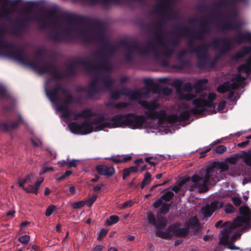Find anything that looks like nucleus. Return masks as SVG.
Returning a JSON list of instances; mask_svg holds the SVG:
<instances>
[{
    "mask_svg": "<svg viewBox=\"0 0 251 251\" xmlns=\"http://www.w3.org/2000/svg\"><path fill=\"white\" fill-rule=\"evenodd\" d=\"M96 170L99 175L104 176L107 177H110L115 174V169L112 166L98 165L96 166Z\"/></svg>",
    "mask_w": 251,
    "mask_h": 251,
    "instance_id": "nucleus-20",
    "label": "nucleus"
},
{
    "mask_svg": "<svg viewBox=\"0 0 251 251\" xmlns=\"http://www.w3.org/2000/svg\"><path fill=\"white\" fill-rule=\"evenodd\" d=\"M209 47V44L205 43L191 50V52H194L199 59L198 66L200 68H203L205 66L206 61L208 57Z\"/></svg>",
    "mask_w": 251,
    "mask_h": 251,
    "instance_id": "nucleus-10",
    "label": "nucleus"
},
{
    "mask_svg": "<svg viewBox=\"0 0 251 251\" xmlns=\"http://www.w3.org/2000/svg\"><path fill=\"white\" fill-rule=\"evenodd\" d=\"M200 25L202 29L194 34L192 33L191 37L197 39L203 40L205 37V33H209L210 31V24L207 18L204 17L201 20Z\"/></svg>",
    "mask_w": 251,
    "mask_h": 251,
    "instance_id": "nucleus-16",
    "label": "nucleus"
},
{
    "mask_svg": "<svg viewBox=\"0 0 251 251\" xmlns=\"http://www.w3.org/2000/svg\"><path fill=\"white\" fill-rule=\"evenodd\" d=\"M234 41L239 44L244 42L251 43V33L247 32L245 33H239L235 37Z\"/></svg>",
    "mask_w": 251,
    "mask_h": 251,
    "instance_id": "nucleus-24",
    "label": "nucleus"
},
{
    "mask_svg": "<svg viewBox=\"0 0 251 251\" xmlns=\"http://www.w3.org/2000/svg\"><path fill=\"white\" fill-rule=\"evenodd\" d=\"M232 201L234 204L236 206H239L241 204L242 201L241 198L237 197H232Z\"/></svg>",
    "mask_w": 251,
    "mask_h": 251,
    "instance_id": "nucleus-58",
    "label": "nucleus"
},
{
    "mask_svg": "<svg viewBox=\"0 0 251 251\" xmlns=\"http://www.w3.org/2000/svg\"><path fill=\"white\" fill-rule=\"evenodd\" d=\"M121 95V92L119 90L112 91L110 94V98L112 100H117L120 99Z\"/></svg>",
    "mask_w": 251,
    "mask_h": 251,
    "instance_id": "nucleus-49",
    "label": "nucleus"
},
{
    "mask_svg": "<svg viewBox=\"0 0 251 251\" xmlns=\"http://www.w3.org/2000/svg\"><path fill=\"white\" fill-rule=\"evenodd\" d=\"M25 184V182H24V181L21 179H19L18 180V184L19 186L22 188L23 190H24L27 193H31L30 192V185H29V186L27 188L24 187V185Z\"/></svg>",
    "mask_w": 251,
    "mask_h": 251,
    "instance_id": "nucleus-50",
    "label": "nucleus"
},
{
    "mask_svg": "<svg viewBox=\"0 0 251 251\" xmlns=\"http://www.w3.org/2000/svg\"><path fill=\"white\" fill-rule=\"evenodd\" d=\"M138 103L144 109L148 110V111L145 112V115L148 118L152 120L158 119L160 122H164L166 121L167 114L165 110L155 111L159 106V104L156 100H154L151 101L139 100Z\"/></svg>",
    "mask_w": 251,
    "mask_h": 251,
    "instance_id": "nucleus-8",
    "label": "nucleus"
},
{
    "mask_svg": "<svg viewBox=\"0 0 251 251\" xmlns=\"http://www.w3.org/2000/svg\"><path fill=\"white\" fill-rule=\"evenodd\" d=\"M104 120V116L103 115H97L96 118L93 119L90 123L88 120H86L81 124L77 122H72L68 124V127L70 131L75 134H87L94 131L100 130L98 129L100 124Z\"/></svg>",
    "mask_w": 251,
    "mask_h": 251,
    "instance_id": "nucleus-6",
    "label": "nucleus"
},
{
    "mask_svg": "<svg viewBox=\"0 0 251 251\" xmlns=\"http://www.w3.org/2000/svg\"><path fill=\"white\" fill-rule=\"evenodd\" d=\"M0 96L2 98L8 99L10 97L6 89L3 87H0Z\"/></svg>",
    "mask_w": 251,
    "mask_h": 251,
    "instance_id": "nucleus-54",
    "label": "nucleus"
},
{
    "mask_svg": "<svg viewBox=\"0 0 251 251\" xmlns=\"http://www.w3.org/2000/svg\"><path fill=\"white\" fill-rule=\"evenodd\" d=\"M173 226L174 237H185L188 233V228L186 227L178 228L176 224H172Z\"/></svg>",
    "mask_w": 251,
    "mask_h": 251,
    "instance_id": "nucleus-26",
    "label": "nucleus"
},
{
    "mask_svg": "<svg viewBox=\"0 0 251 251\" xmlns=\"http://www.w3.org/2000/svg\"><path fill=\"white\" fill-rule=\"evenodd\" d=\"M208 80L207 79H201L198 80L194 85V88L196 89H198L201 88L203 84H206Z\"/></svg>",
    "mask_w": 251,
    "mask_h": 251,
    "instance_id": "nucleus-46",
    "label": "nucleus"
},
{
    "mask_svg": "<svg viewBox=\"0 0 251 251\" xmlns=\"http://www.w3.org/2000/svg\"><path fill=\"white\" fill-rule=\"evenodd\" d=\"M211 167H212V166H211ZM213 168H215V169H216V170H217V176L221 180L220 177L218 176V175L222 172H225L228 170L229 168V166L227 162H222L219 163L218 168L215 167H213Z\"/></svg>",
    "mask_w": 251,
    "mask_h": 251,
    "instance_id": "nucleus-29",
    "label": "nucleus"
},
{
    "mask_svg": "<svg viewBox=\"0 0 251 251\" xmlns=\"http://www.w3.org/2000/svg\"><path fill=\"white\" fill-rule=\"evenodd\" d=\"M119 217L116 215H111L105 221V224L107 226H111L118 222Z\"/></svg>",
    "mask_w": 251,
    "mask_h": 251,
    "instance_id": "nucleus-34",
    "label": "nucleus"
},
{
    "mask_svg": "<svg viewBox=\"0 0 251 251\" xmlns=\"http://www.w3.org/2000/svg\"><path fill=\"white\" fill-rule=\"evenodd\" d=\"M140 98L142 97H147L150 92L149 88L144 87L139 90Z\"/></svg>",
    "mask_w": 251,
    "mask_h": 251,
    "instance_id": "nucleus-44",
    "label": "nucleus"
},
{
    "mask_svg": "<svg viewBox=\"0 0 251 251\" xmlns=\"http://www.w3.org/2000/svg\"><path fill=\"white\" fill-rule=\"evenodd\" d=\"M30 240V237L28 235H24L18 238V241L23 244H26Z\"/></svg>",
    "mask_w": 251,
    "mask_h": 251,
    "instance_id": "nucleus-47",
    "label": "nucleus"
},
{
    "mask_svg": "<svg viewBox=\"0 0 251 251\" xmlns=\"http://www.w3.org/2000/svg\"><path fill=\"white\" fill-rule=\"evenodd\" d=\"M110 159L116 164L122 162V159H120L119 156H111Z\"/></svg>",
    "mask_w": 251,
    "mask_h": 251,
    "instance_id": "nucleus-63",
    "label": "nucleus"
},
{
    "mask_svg": "<svg viewBox=\"0 0 251 251\" xmlns=\"http://www.w3.org/2000/svg\"><path fill=\"white\" fill-rule=\"evenodd\" d=\"M43 181V178H41L40 179L36 180L35 185H30V192H31L32 193H34L37 195L38 194V189Z\"/></svg>",
    "mask_w": 251,
    "mask_h": 251,
    "instance_id": "nucleus-36",
    "label": "nucleus"
},
{
    "mask_svg": "<svg viewBox=\"0 0 251 251\" xmlns=\"http://www.w3.org/2000/svg\"><path fill=\"white\" fill-rule=\"evenodd\" d=\"M130 91V90L127 88H123L120 92L121 95L128 97Z\"/></svg>",
    "mask_w": 251,
    "mask_h": 251,
    "instance_id": "nucleus-64",
    "label": "nucleus"
},
{
    "mask_svg": "<svg viewBox=\"0 0 251 251\" xmlns=\"http://www.w3.org/2000/svg\"><path fill=\"white\" fill-rule=\"evenodd\" d=\"M164 22L158 21L153 24L154 34L158 43L164 48L161 53L153 44L150 43L149 46H141L137 41L128 42L121 40L117 45H114L108 39L106 32V25L97 19L83 17L74 14L62 15V42H70L75 37H80L85 44L97 43L100 44L102 48L92 54L94 59L98 60L97 63L92 62L89 58L79 59L70 63L67 66L69 72L68 76L73 75L79 65L83 66L87 74L94 75V78L89 85L87 93L89 97L95 94L112 89L114 80L104 73H111L113 66L108 61L109 55H113L120 46L124 47L127 51L126 54L127 61L131 59L132 53L138 52L142 56H147L151 49L156 60L164 67L169 66V61L163 58H170L174 53L175 49L168 48L164 41ZM62 72V78L67 76Z\"/></svg>",
    "mask_w": 251,
    "mask_h": 251,
    "instance_id": "nucleus-1",
    "label": "nucleus"
},
{
    "mask_svg": "<svg viewBox=\"0 0 251 251\" xmlns=\"http://www.w3.org/2000/svg\"><path fill=\"white\" fill-rule=\"evenodd\" d=\"M25 183H31L34 180V175L32 173L28 175L25 178L22 179Z\"/></svg>",
    "mask_w": 251,
    "mask_h": 251,
    "instance_id": "nucleus-55",
    "label": "nucleus"
},
{
    "mask_svg": "<svg viewBox=\"0 0 251 251\" xmlns=\"http://www.w3.org/2000/svg\"><path fill=\"white\" fill-rule=\"evenodd\" d=\"M212 46L214 49L219 48L222 54H225L231 50L233 47V43L226 37L221 39H215L212 42Z\"/></svg>",
    "mask_w": 251,
    "mask_h": 251,
    "instance_id": "nucleus-11",
    "label": "nucleus"
},
{
    "mask_svg": "<svg viewBox=\"0 0 251 251\" xmlns=\"http://www.w3.org/2000/svg\"><path fill=\"white\" fill-rule=\"evenodd\" d=\"M223 205V202L218 201H215L211 202L210 204L206 205L202 207L201 209L202 213L204 217H209L216 209L222 207Z\"/></svg>",
    "mask_w": 251,
    "mask_h": 251,
    "instance_id": "nucleus-17",
    "label": "nucleus"
},
{
    "mask_svg": "<svg viewBox=\"0 0 251 251\" xmlns=\"http://www.w3.org/2000/svg\"><path fill=\"white\" fill-rule=\"evenodd\" d=\"M183 81L180 79L175 80L172 85L176 88L177 93H179V99L181 100H190L194 99L195 97V95L188 92L187 94L181 93L182 86Z\"/></svg>",
    "mask_w": 251,
    "mask_h": 251,
    "instance_id": "nucleus-18",
    "label": "nucleus"
},
{
    "mask_svg": "<svg viewBox=\"0 0 251 251\" xmlns=\"http://www.w3.org/2000/svg\"><path fill=\"white\" fill-rule=\"evenodd\" d=\"M151 176L149 172H146L145 173L143 179L140 185L142 189H143L146 185H148L151 182Z\"/></svg>",
    "mask_w": 251,
    "mask_h": 251,
    "instance_id": "nucleus-32",
    "label": "nucleus"
},
{
    "mask_svg": "<svg viewBox=\"0 0 251 251\" xmlns=\"http://www.w3.org/2000/svg\"><path fill=\"white\" fill-rule=\"evenodd\" d=\"M240 213L243 216H237L232 222H226L225 224L227 226L221 232L219 243L227 245V248L231 250H239L233 244L236 239L242 234L243 230H248L251 227V211L246 206H242L239 208Z\"/></svg>",
    "mask_w": 251,
    "mask_h": 251,
    "instance_id": "nucleus-2",
    "label": "nucleus"
},
{
    "mask_svg": "<svg viewBox=\"0 0 251 251\" xmlns=\"http://www.w3.org/2000/svg\"><path fill=\"white\" fill-rule=\"evenodd\" d=\"M8 55L23 63H25L27 61L26 54L22 49H15L10 51Z\"/></svg>",
    "mask_w": 251,
    "mask_h": 251,
    "instance_id": "nucleus-21",
    "label": "nucleus"
},
{
    "mask_svg": "<svg viewBox=\"0 0 251 251\" xmlns=\"http://www.w3.org/2000/svg\"><path fill=\"white\" fill-rule=\"evenodd\" d=\"M224 210L226 213L230 214L233 213L235 209L231 204H228L225 206Z\"/></svg>",
    "mask_w": 251,
    "mask_h": 251,
    "instance_id": "nucleus-52",
    "label": "nucleus"
},
{
    "mask_svg": "<svg viewBox=\"0 0 251 251\" xmlns=\"http://www.w3.org/2000/svg\"><path fill=\"white\" fill-rule=\"evenodd\" d=\"M85 203L86 202L81 201L73 203L72 206L74 209H79L83 207L85 205Z\"/></svg>",
    "mask_w": 251,
    "mask_h": 251,
    "instance_id": "nucleus-53",
    "label": "nucleus"
},
{
    "mask_svg": "<svg viewBox=\"0 0 251 251\" xmlns=\"http://www.w3.org/2000/svg\"><path fill=\"white\" fill-rule=\"evenodd\" d=\"M56 206L53 205H50L46 209L45 215L47 217L50 216L52 213L56 210Z\"/></svg>",
    "mask_w": 251,
    "mask_h": 251,
    "instance_id": "nucleus-45",
    "label": "nucleus"
},
{
    "mask_svg": "<svg viewBox=\"0 0 251 251\" xmlns=\"http://www.w3.org/2000/svg\"><path fill=\"white\" fill-rule=\"evenodd\" d=\"M178 116L176 114H173L169 115L166 117V121L170 124H175L178 122Z\"/></svg>",
    "mask_w": 251,
    "mask_h": 251,
    "instance_id": "nucleus-38",
    "label": "nucleus"
},
{
    "mask_svg": "<svg viewBox=\"0 0 251 251\" xmlns=\"http://www.w3.org/2000/svg\"><path fill=\"white\" fill-rule=\"evenodd\" d=\"M216 98V95L214 93H210L208 96L207 100L202 98H197L193 100V104L195 107L191 109V112L194 115H204L207 112L208 108H212L214 113L215 106L213 101Z\"/></svg>",
    "mask_w": 251,
    "mask_h": 251,
    "instance_id": "nucleus-7",
    "label": "nucleus"
},
{
    "mask_svg": "<svg viewBox=\"0 0 251 251\" xmlns=\"http://www.w3.org/2000/svg\"><path fill=\"white\" fill-rule=\"evenodd\" d=\"M172 89L167 87H164L162 90V93L166 96L170 95L172 93Z\"/></svg>",
    "mask_w": 251,
    "mask_h": 251,
    "instance_id": "nucleus-61",
    "label": "nucleus"
},
{
    "mask_svg": "<svg viewBox=\"0 0 251 251\" xmlns=\"http://www.w3.org/2000/svg\"><path fill=\"white\" fill-rule=\"evenodd\" d=\"M190 113H191L190 110H185L181 112L178 116V122H183L186 120H189L190 118Z\"/></svg>",
    "mask_w": 251,
    "mask_h": 251,
    "instance_id": "nucleus-33",
    "label": "nucleus"
},
{
    "mask_svg": "<svg viewBox=\"0 0 251 251\" xmlns=\"http://www.w3.org/2000/svg\"><path fill=\"white\" fill-rule=\"evenodd\" d=\"M193 88L190 82H187L183 85L182 90L186 92H191L193 90Z\"/></svg>",
    "mask_w": 251,
    "mask_h": 251,
    "instance_id": "nucleus-51",
    "label": "nucleus"
},
{
    "mask_svg": "<svg viewBox=\"0 0 251 251\" xmlns=\"http://www.w3.org/2000/svg\"><path fill=\"white\" fill-rule=\"evenodd\" d=\"M174 193L172 191H167L159 199L155 201L152 203V206L155 208H157L161 206L163 203V201H165V202H168L174 197Z\"/></svg>",
    "mask_w": 251,
    "mask_h": 251,
    "instance_id": "nucleus-22",
    "label": "nucleus"
},
{
    "mask_svg": "<svg viewBox=\"0 0 251 251\" xmlns=\"http://www.w3.org/2000/svg\"><path fill=\"white\" fill-rule=\"evenodd\" d=\"M241 86V84L238 82H233L232 83H230L229 82V90H234L235 89H237Z\"/></svg>",
    "mask_w": 251,
    "mask_h": 251,
    "instance_id": "nucleus-56",
    "label": "nucleus"
},
{
    "mask_svg": "<svg viewBox=\"0 0 251 251\" xmlns=\"http://www.w3.org/2000/svg\"><path fill=\"white\" fill-rule=\"evenodd\" d=\"M251 52V47L246 46L242 48L239 51L236 52L232 57L233 60L237 61L240 58L244 57Z\"/></svg>",
    "mask_w": 251,
    "mask_h": 251,
    "instance_id": "nucleus-23",
    "label": "nucleus"
},
{
    "mask_svg": "<svg viewBox=\"0 0 251 251\" xmlns=\"http://www.w3.org/2000/svg\"><path fill=\"white\" fill-rule=\"evenodd\" d=\"M131 104L130 102H119L116 103H109L107 104V106H113V107L117 109L121 110L126 108L127 106Z\"/></svg>",
    "mask_w": 251,
    "mask_h": 251,
    "instance_id": "nucleus-31",
    "label": "nucleus"
},
{
    "mask_svg": "<svg viewBox=\"0 0 251 251\" xmlns=\"http://www.w3.org/2000/svg\"><path fill=\"white\" fill-rule=\"evenodd\" d=\"M46 93L52 102L62 101L63 104L58 106V110L62 112L61 117L63 118H68L73 114L70 110L68 105L74 101V97L69 89L63 87L61 85L57 84L51 90L46 89Z\"/></svg>",
    "mask_w": 251,
    "mask_h": 251,
    "instance_id": "nucleus-3",
    "label": "nucleus"
},
{
    "mask_svg": "<svg viewBox=\"0 0 251 251\" xmlns=\"http://www.w3.org/2000/svg\"><path fill=\"white\" fill-rule=\"evenodd\" d=\"M127 114L125 115L118 114L110 119L111 122H102L98 129H103L105 127L114 128L117 127H125L127 121Z\"/></svg>",
    "mask_w": 251,
    "mask_h": 251,
    "instance_id": "nucleus-9",
    "label": "nucleus"
},
{
    "mask_svg": "<svg viewBox=\"0 0 251 251\" xmlns=\"http://www.w3.org/2000/svg\"><path fill=\"white\" fill-rule=\"evenodd\" d=\"M33 9V5L31 3H26L23 7V11L27 14L32 13Z\"/></svg>",
    "mask_w": 251,
    "mask_h": 251,
    "instance_id": "nucleus-43",
    "label": "nucleus"
},
{
    "mask_svg": "<svg viewBox=\"0 0 251 251\" xmlns=\"http://www.w3.org/2000/svg\"><path fill=\"white\" fill-rule=\"evenodd\" d=\"M217 170L213 167H208L204 170L201 176L193 175L188 180L189 189L199 193H205L208 190V184L215 183L220 180L217 176Z\"/></svg>",
    "mask_w": 251,
    "mask_h": 251,
    "instance_id": "nucleus-4",
    "label": "nucleus"
},
{
    "mask_svg": "<svg viewBox=\"0 0 251 251\" xmlns=\"http://www.w3.org/2000/svg\"><path fill=\"white\" fill-rule=\"evenodd\" d=\"M148 223L155 226L156 235L162 239H169L174 237L173 226H169L164 231L161 230L164 228L167 225L168 221L163 216L159 215L156 218L152 212H149L147 215Z\"/></svg>",
    "mask_w": 251,
    "mask_h": 251,
    "instance_id": "nucleus-5",
    "label": "nucleus"
},
{
    "mask_svg": "<svg viewBox=\"0 0 251 251\" xmlns=\"http://www.w3.org/2000/svg\"><path fill=\"white\" fill-rule=\"evenodd\" d=\"M191 30L187 27H180L177 28L176 31L173 32V34L174 35H179L180 37L186 36L187 35L192 36Z\"/></svg>",
    "mask_w": 251,
    "mask_h": 251,
    "instance_id": "nucleus-27",
    "label": "nucleus"
},
{
    "mask_svg": "<svg viewBox=\"0 0 251 251\" xmlns=\"http://www.w3.org/2000/svg\"><path fill=\"white\" fill-rule=\"evenodd\" d=\"M240 158H241L248 166L251 168V151L248 152L242 151V153L234 154L227 158L226 160L227 163L235 164Z\"/></svg>",
    "mask_w": 251,
    "mask_h": 251,
    "instance_id": "nucleus-15",
    "label": "nucleus"
},
{
    "mask_svg": "<svg viewBox=\"0 0 251 251\" xmlns=\"http://www.w3.org/2000/svg\"><path fill=\"white\" fill-rule=\"evenodd\" d=\"M226 103V101L223 100V101H221L219 103V104L218 105V107H217V110H218V112H222V111L224 109V108L225 107Z\"/></svg>",
    "mask_w": 251,
    "mask_h": 251,
    "instance_id": "nucleus-59",
    "label": "nucleus"
},
{
    "mask_svg": "<svg viewBox=\"0 0 251 251\" xmlns=\"http://www.w3.org/2000/svg\"><path fill=\"white\" fill-rule=\"evenodd\" d=\"M20 0H0L1 6L0 10V20L8 17L14 7L18 4Z\"/></svg>",
    "mask_w": 251,
    "mask_h": 251,
    "instance_id": "nucleus-14",
    "label": "nucleus"
},
{
    "mask_svg": "<svg viewBox=\"0 0 251 251\" xmlns=\"http://www.w3.org/2000/svg\"><path fill=\"white\" fill-rule=\"evenodd\" d=\"M96 114L92 111L89 109H85L83 110L81 112L78 113L74 115V120H77L79 118H82L88 120L90 117L96 116Z\"/></svg>",
    "mask_w": 251,
    "mask_h": 251,
    "instance_id": "nucleus-25",
    "label": "nucleus"
},
{
    "mask_svg": "<svg viewBox=\"0 0 251 251\" xmlns=\"http://www.w3.org/2000/svg\"><path fill=\"white\" fill-rule=\"evenodd\" d=\"M154 10L157 13H160L161 16L165 19H170L172 18L169 13L173 10V8L169 0H163L157 3L154 7Z\"/></svg>",
    "mask_w": 251,
    "mask_h": 251,
    "instance_id": "nucleus-13",
    "label": "nucleus"
},
{
    "mask_svg": "<svg viewBox=\"0 0 251 251\" xmlns=\"http://www.w3.org/2000/svg\"><path fill=\"white\" fill-rule=\"evenodd\" d=\"M217 90L220 93H224L229 91V82H225L223 84L220 85L218 87Z\"/></svg>",
    "mask_w": 251,
    "mask_h": 251,
    "instance_id": "nucleus-35",
    "label": "nucleus"
},
{
    "mask_svg": "<svg viewBox=\"0 0 251 251\" xmlns=\"http://www.w3.org/2000/svg\"><path fill=\"white\" fill-rule=\"evenodd\" d=\"M78 161L76 160H72L68 162L67 167L70 168L71 167H76L77 165Z\"/></svg>",
    "mask_w": 251,
    "mask_h": 251,
    "instance_id": "nucleus-60",
    "label": "nucleus"
},
{
    "mask_svg": "<svg viewBox=\"0 0 251 251\" xmlns=\"http://www.w3.org/2000/svg\"><path fill=\"white\" fill-rule=\"evenodd\" d=\"M18 121L14 122H0V130L5 131L13 130L17 128L23 122V118L20 114L18 115Z\"/></svg>",
    "mask_w": 251,
    "mask_h": 251,
    "instance_id": "nucleus-19",
    "label": "nucleus"
},
{
    "mask_svg": "<svg viewBox=\"0 0 251 251\" xmlns=\"http://www.w3.org/2000/svg\"><path fill=\"white\" fill-rule=\"evenodd\" d=\"M171 203H163L161 205V207L159 209V211L157 215L156 218L159 215L162 216L161 215H165L169 211V208L171 206Z\"/></svg>",
    "mask_w": 251,
    "mask_h": 251,
    "instance_id": "nucleus-30",
    "label": "nucleus"
},
{
    "mask_svg": "<svg viewBox=\"0 0 251 251\" xmlns=\"http://www.w3.org/2000/svg\"><path fill=\"white\" fill-rule=\"evenodd\" d=\"M187 52L186 50H183L180 51L177 55V59L179 61L181 62L182 59L186 55Z\"/></svg>",
    "mask_w": 251,
    "mask_h": 251,
    "instance_id": "nucleus-57",
    "label": "nucleus"
},
{
    "mask_svg": "<svg viewBox=\"0 0 251 251\" xmlns=\"http://www.w3.org/2000/svg\"><path fill=\"white\" fill-rule=\"evenodd\" d=\"M13 45L6 42L2 39H0V50L3 49H12Z\"/></svg>",
    "mask_w": 251,
    "mask_h": 251,
    "instance_id": "nucleus-39",
    "label": "nucleus"
},
{
    "mask_svg": "<svg viewBox=\"0 0 251 251\" xmlns=\"http://www.w3.org/2000/svg\"><path fill=\"white\" fill-rule=\"evenodd\" d=\"M226 148L223 145H220L216 147V148L213 150V153L214 154H221L226 151Z\"/></svg>",
    "mask_w": 251,
    "mask_h": 251,
    "instance_id": "nucleus-42",
    "label": "nucleus"
},
{
    "mask_svg": "<svg viewBox=\"0 0 251 251\" xmlns=\"http://www.w3.org/2000/svg\"><path fill=\"white\" fill-rule=\"evenodd\" d=\"M97 195H94L90 198H89L87 201V202L88 203V206H91L92 204L96 201L97 199Z\"/></svg>",
    "mask_w": 251,
    "mask_h": 251,
    "instance_id": "nucleus-62",
    "label": "nucleus"
},
{
    "mask_svg": "<svg viewBox=\"0 0 251 251\" xmlns=\"http://www.w3.org/2000/svg\"><path fill=\"white\" fill-rule=\"evenodd\" d=\"M223 30H233L236 29L238 27L234 26L232 24L229 22H225L221 26Z\"/></svg>",
    "mask_w": 251,
    "mask_h": 251,
    "instance_id": "nucleus-41",
    "label": "nucleus"
},
{
    "mask_svg": "<svg viewBox=\"0 0 251 251\" xmlns=\"http://www.w3.org/2000/svg\"><path fill=\"white\" fill-rule=\"evenodd\" d=\"M126 126L132 128H140L146 121V117L144 115H137L134 113H127Z\"/></svg>",
    "mask_w": 251,
    "mask_h": 251,
    "instance_id": "nucleus-12",
    "label": "nucleus"
},
{
    "mask_svg": "<svg viewBox=\"0 0 251 251\" xmlns=\"http://www.w3.org/2000/svg\"><path fill=\"white\" fill-rule=\"evenodd\" d=\"M189 226L192 228H196L198 227L199 226V221L197 219V218L196 217H193L190 223H189Z\"/></svg>",
    "mask_w": 251,
    "mask_h": 251,
    "instance_id": "nucleus-48",
    "label": "nucleus"
},
{
    "mask_svg": "<svg viewBox=\"0 0 251 251\" xmlns=\"http://www.w3.org/2000/svg\"><path fill=\"white\" fill-rule=\"evenodd\" d=\"M128 97L130 100H135L140 98L139 90L132 91L130 90Z\"/></svg>",
    "mask_w": 251,
    "mask_h": 251,
    "instance_id": "nucleus-40",
    "label": "nucleus"
},
{
    "mask_svg": "<svg viewBox=\"0 0 251 251\" xmlns=\"http://www.w3.org/2000/svg\"><path fill=\"white\" fill-rule=\"evenodd\" d=\"M238 72L244 71L247 74H250L251 72V65L247 64H242L238 67L237 69Z\"/></svg>",
    "mask_w": 251,
    "mask_h": 251,
    "instance_id": "nucleus-37",
    "label": "nucleus"
},
{
    "mask_svg": "<svg viewBox=\"0 0 251 251\" xmlns=\"http://www.w3.org/2000/svg\"><path fill=\"white\" fill-rule=\"evenodd\" d=\"M145 83L149 86L150 91H152L154 93H158L161 90L159 85L157 84L154 83L152 80L148 79Z\"/></svg>",
    "mask_w": 251,
    "mask_h": 251,
    "instance_id": "nucleus-28",
    "label": "nucleus"
}]
</instances>
